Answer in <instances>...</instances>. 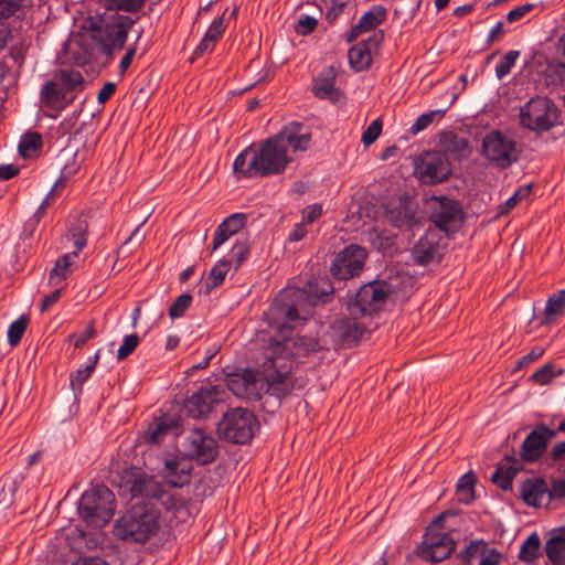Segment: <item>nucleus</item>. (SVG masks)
<instances>
[{"mask_svg":"<svg viewBox=\"0 0 565 565\" xmlns=\"http://www.w3.org/2000/svg\"><path fill=\"white\" fill-rule=\"evenodd\" d=\"M337 287L326 278L309 280L305 288H287L274 299L267 312L268 324L277 330L278 340H275L265 350L264 358L267 366L280 369L286 363L291 370L289 356H300L317 352L324 345L310 337L291 335L289 330L300 326L309 313L307 306L327 302L335 292ZM289 385L291 376L289 375Z\"/></svg>","mask_w":565,"mask_h":565,"instance_id":"1","label":"nucleus"},{"mask_svg":"<svg viewBox=\"0 0 565 565\" xmlns=\"http://www.w3.org/2000/svg\"><path fill=\"white\" fill-rule=\"evenodd\" d=\"M121 497L130 495L137 501L121 515L115 525L116 536L132 543H145L154 536L161 526V510L177 508L174 493L153 477L137 469L125 470L118 483Z\"/></svg>","mask_w":565,"mask_h":565,"instance_id":"2","label":"nucleus"},{"mask_svg":"<svg viewBox=\"0 0 565 565\" xmlns=\"http://www.w3.org/2000/svg\"><path fill=\"white\" fill-rule=\"evenodd\" d=\"M147 0H99L105 9L100 24L92 23L90 28L81 35L73 36L65 49L73 53L78 63H86L100 51L110 55L115 50L124 47L128 30L135 20L118 11H139Z\"/></svg>","mask_w":565,"mask_h":565,"instance_id":"3","label":"nucleus"},{"mask_svg":"<svg viewBox=\"0 0 565 565\" xmlns=\"http://www.w3.org/2000/svg\"><path fill=\"white\" fill-rule=\"evenodd\" d=\"M262 372L250 369L236 370L225 376L227 388L237 397L247 401H259L263 393L275 391L286 395L292 390L289 385V366L286 363L280 369L267 366L266 359L262 363Z\"/></svg>","mask_w":565,"mask_h":565,"instance_id":"4","label":"nucleus"},{"mask_svg":"<svg viewBox=\"0 0 565 565\" xmlns=\"http://www.w3.org/2000/svg\"><path fill=\"white\" fill-rule=\"evenodd\" d=\"M291 161L288 151L275 136L267 139L260 148L249 146L233 163L234 172L239 177L254 178L281 173Z\"/></svg>","mask_w":565,"mask_h":565,"instance_id":"5","label":"nucleus"},{"mask_svg":"<svg viewBox=\"0 0 565 565\" xmlns=\"http://www.w3.org/2000/svg\"><path fill=\"white\" fill-rule=\"evenodd\" d=\"M393 286L386 280H374L361 286L355 292H348L343 302L352 318L371 317L381 310Z\"/></svg>","mask_w":565,"mask_h":565,"instance_id":"6","label":"nucleus"},{"mask_svg":"<svg viewBox=\"0 0 565 565\" xmlns=\"http://www.w3.org/2000/svg\"><path fill=\"white\" fill-rule=\"evenodd\" d=\"M115 511V495L106 486H94L81 497L78 514L89 526L106 525L114 516Z\"/></svg>","mask_w":565,"mask_h":565,"instance_id":"7","label":"nucleus"},{"mask_svg":"<svg viewBox=\"0 0 565 565\" xmlns=\"http://www.w3.org/2000/svg\"><path fill=\"white\" fill-rule=\"evenodd\" d=\"M84 77L78 71H61L53 81L46 82L41 88V100L51 108L58 109L70 105L81 89Z\"/></svg>","mask_w":565,"mask_h":565,"instance_id":"8","label":"nucleus"},{"mask_svg":"<svg viewBox=\"0 0 565 565\" xmlns=\"http://www.w3.org/2000/svg\"><path fill=\"white\" fill-rule=\"evenodd\" d=\"M258 422L248 409L236 407L226 412L218 424L220 437L233 444H247L254 436Z\"/></svg>","mask_w":565,"mask_h":565,"instance_id":"9","label":"nucleus"},{"mask_svg":"<svg viewBox=\"0 0 565 565\" xmlns=\"http://www.w3.org/2000/svg\"><path fill=\"white\" fill-rule=\"evenodd\" d=\"M558 110L546 97L531 98L520 110V124L533 131H546L557 121Z\"/></svg>","mask_w":565,"mask_h":565,"instance_id":"10","label":"nucleus"},{"mask_svg":"<svg viewBox=\"0 0 565 565\" xmlns=\"http://www.w3.org/2000/svg\"><path fill=\"white\" fill-rule=\"evenodd\" d=\"M482 154L501 169H507L519 160L516 141L499 130L488 132L482 140Z\"/></svg>","mask_w":565,"mask_h":565,"instance_id":"11","label":"nucleus"},{"mask_svg":"<svg viewBox=\"0 0 565 565\" xmlns=\"http://www.w3.org/2000/svg\"><path fill=\"white\" fill-rule=\"evenodd\" d=\"M429 214V221L443 232L456 231L463 218V212L460 204L445 195L430 198L426 196V213Z\"/></svg>","mask_w":565,"mask_h":565,"instance_id":"12","label":"nucleus"},{"mask_svg":"<svg viewBox=\"0 0 565 565\" xmlns=\"http://www.w3.org/2000/svg\"><path fill=\"white\" fill-rule=\"evenodd\" d=\"M454 515L451 511H444L426 526V562H441L454 552L455 541L449 533H439L446 520Z\"/></svg>","mask_w":565,"mask_h":565,"instance_id":"13","label":"nucleus"},{"mask_svg":"<svg viewBox=\"0 0 565 565\" xmlns=\"http://www.w3.org/2000/svg\"><path fill=\"white\" fill-rule=\"evenodd\" d=\"M521 497L529 505H547L553 500L565 499V480L553 479L548 487L541 478L526 479L521 486Z\"/></svg>","mask_w":565,"mask_h":565,"instance_id":"14","label":"nucleus"},{"mask_svg":"<svg viewBox=\"0 0 565 565\" xmlns=\"http://www.w3.org/2000/svg\"><path fill=\"white\" fill-rule=\"evenodd\" d=\"M366 252L363 247L351 244L340 250L330 265V274L335 281L352 279L363 270Z\"/></svg>","mask_w":565,"mask_h":565,"instance_id":"15","label":"nucleus"},{"mask_svg":"<svg viewBox=\"0 0 565 565\" xmlns=\"http://www.w3.org/2000/svg\"><path fill=\"white\" fill-rule=\"evenodd\" d=\"M184 455L200 465L213 462L218 455L216 439L202 428L192 429L182 443Z\"/></svg>","mask_w":565,"mask_h":565,"instance_id":"16","label":"nucleus"},{"mask_svg":"<svg viewBox=\"0 0 565 565\" xmlns=\"http://www.w3.org/2000/svg\"><path fill=\"white\" fill-rule=\"evenodd\" d=\"M417 203L412 196H401L384 205V217L393 226L409 230L420 226V218L415 216Z\"/></svg>","mask_w":565,"mask_h":565,"instance_id":"17","label":"nucleus"},{"mask_svg":"<svg viewBox=\"0 0 565 565\" xmlns=\"http://www.w3.org/2000/svg\"><path fill=\"white\" fill-rule=\"evenodd\" d=\"M225 391L206 384L201 386L184 404L186 413L193 418L205 417L216 404L223 401Z\"/></svg>","mask_w":565,"mask_h":565,"instance_id":"18","label":"nucleus"},{"mask_svg":"<svg viewBox=\"0 0 565 565\" xmlns=\"http://www.w3.org/2000/svg\"><path fill=\"white\" fill-rule=\"evenodd\" d=\"M556 435L555 430L546 425H537L524 439L521 447V457L524 461H535L545 452L548 441Z\"/></svg>","mask_w":565,"mask_h":565,"instance_id":"19","label":"nucleus"},{"mask_svg":"<svg viewBox=\"0 0 565 565\" xmlns=\"http://www.w3.org/2000/svg\"><path fill=\"white\" fill-rule=\"evenodd\" d=\"M276 137L281 141L287 151L290 148L295 153L308 150L312 143V135L309 127L297 121L286 125Z\"/></svg>","mask_w":565,"mask_h":565,"instance_id":"20","label":"nucleus"},{"mask_svg":"<svg viewBox=\"0 0 565 565\" xmlns=\"http://www.w3.org/2000/svg\"><path fill=\"white\" fill-rule=\"evenodd\" d=\"M384 39L382 31H376L367 40L358 43L349 50V62L355 71L366 70L372 62V53L376 51Z\"/></svg>","mask_w":565,"mask_h":565,"instance_id":"21","label":"nucleus"},{"mask_svg":"<svg viewBox=\"0 0 565 565\" xmlns=\"http://www.w3.org/2000/svg\"><path fill=\"white\" fill-rule=\"evenodd\" d=\"M359 319L348 315V318H341L332 324V332L340 343L352 345L361 339L366 327Z\"/></svg>","mask_w":565,"mask_h":565,"instance_id":"22","label":"nucleus"},{"mask_svg":"<svg viewBox=\"0 0 565 565\" xmlns=\"http://www.w3.org/2000/svg\"><path fill=\"white\" fill-rule=\"evenodd\" d=\"M337 70L333 66L323 68L315 78L312 93L320 99L338 102L340 90L335 87Z\"/></svg>","mask_w":565,"mask_h":565,"instance_id":"23","label":"nucleus"},{"mask_svg":"<svg viewBox=\"0 0 565 565\" xmlns=\"http://www.w3.org/2000/svg\"><path fill=\"white\" fill-rule=\"evenodd\" d=\"M180 420V417L173 414L162 415L149 425L146 439L152 444H160L163 441L167 434L172 433L178 435Z\"/></svg>","mask_w":565,"mask_h":565,"instance_id":"24","label":"nucleus"},{"mask_svg":"<svg viewBox=\"0 0 565 565\" xmlns=\"http://www.w3.org/2000/svg\"><path fill=\"white\" fill-rule=\"evenodd\" d=\"M451 174L448 159L439 153L426 151V184L440 183Z\"/></svg>","mask_w":565,"mask_h":565,"instance_id":"25","label":"nucleus"},{"mask_svg":"<svg viewBox=\"0 0 565 565\" xmlns=\"http://www.w3.org/2000/svg\"><path fill=\"white\" fill-rule=\"evenodd\" d=\"M522 460L515 457H507L504 463L500 465L491 476V481L501 490L509 491L512 488V480L522 470Z\"/></svg>","mask_w":565,"mask_h":565,"instance_id":"26","label":"nucleus"},{"mask_svg":"<svg viewBox=\"0 0 565 565\" xmlns=\"http://www.w3.org/2000/svg\"><path fill=\"white\" fill-rule=\"evenodd\" d=\"M191 466L184 460H167L164 478L172 488H181L190 481Z\"/></svg>","mask_w":565,"mask_h":565,"instance_id":"27","label":"nucleus"},{"mask_svg":"<svg viewBox=\"0 0 565 565\" xmlns=\"http://www.w3.org/2000/svg\"><path fill=\"white\" fill-rule=\"evenodd\" d=\"M98 360L99 350L95 353L94 356L87 359L85 365L78 367L76 371L70 374V386L75 399L79 398L83 392V385L90 379Z\"/></svg>","mask_w":565,"mask_h":565,"instance_id":"28","label":"nucleus"},{"mask_svg":"<svg viewBox=\"0 0 565 565\" xmlns=\"http://www.w3.org/2000/svg\"><path fill=\"white\" fill-rule=\"evenodd\" d=\"M548 559L555 565L565 564V529H553L544 546Z\"/></svg>","mask_w":565,"mask_h":565,"instance_id":"29","label":"nucleus"},{"mask_svg":"<svg viewBox=\"0 0 565 565\" xmlns=\"http://www.w3.org/2000/svg\"><path fill=\"white\" fill-rule=\"evenodd\" d=\"M468 558L480 557L479 565H498L501 554L497 548L489 547L483 541H472L466 548Z\"/></svg>","mask_w":565,"mask_h":565,"instance_id":"30","label":"nucleus"},{"mask_svg":"<svg viewBox=\"0 0 565 565\" xmlns=\"http://www.w3.org/2000/svg\"><path fill=\"white\" fill-rule=\"evenodd\" d=\"M231 259H220L210 270L207 278L201 286L200 291L209 294L213 288L220 286L230 270Z\"/></svg>","mask_w":565,"mask_h":565,"instance_id":"31","label":"nucleus"},{"mask_svg":"<svg viewBox=\"0 0 565 565\" xmlns=\"http://www.w3.org/2000/svg\"><path fill=\"white\" fill-rule=\"evenodd\" d=\"M565 310V289L551 295L543 313V323H552Z\"/></svg>","mask_w":565,"mask_h":565,"instance_id":"32","label":"nucleus"},{"mask_svg":"<svg viewBox=\"0 0 565 565\" xmlns=\"http://www.w3.org/2000/svg\"><path fill=\"white\" fill-rule=\"evenodd\" d=\"M386 18V10L382 6H373L367 12H365L359 20L360 28L364 32L373 30L375 26L381 24Z\"/></svg>","mask_w":565,"mask_h":565,"instance_id":"33","label":"nucleus"},{"mask_svg":"<svg viewBox=\"0 0 565 565\" xmlns=\"http://www.w3.org/2000/svg\"><path fill=\"white\" fill-rule=\"evenodd\" d=\"M77 257V250L65 254L61 258L57 259L55 266L51 270L50 275V281L52 284H58L60 280H63L66 278V275L68 273V268L72 264V259Z\"/></svg>","mask_w":565,"mask_h":565,"instance_id":"34","label":"nucleus"},{"mask_svg":"<svg viewBox=\"0 0 565 565\" xmlns=\"http://www.w3.org/2000/svg\"><path fill=\"white\" fill-rule=\"evenodd\" d=\"M405 158L411 160L414 175L419 182L424 180V149L418 145L411 147L405 152Z\"/></svg>","mask_w":565,"mask_h":565,"instance_id":"35","label":"nucleus"},{"mask_svg":"<svg viewBox=\"0 0 565 565\" xmlns=\"http://www.w3.org/2000/svg\"><path fill=\"white\" fill-rule=\"evenodd\" d=\"M541 546L540 537L536 533H532L527 536V539L523 542L520 552L519 558L523 562H532L535 559L539 548Z\"/></svg>","mask_w":565,"mask_h":565,"instance_id":"36","label":"nucleus"},{"mask_svg":"<svg viewBox=\"0 0 565 565\" xmlns=\"http://www.w3.org/2000/svg\"><path fill=\"white\" fill-rule=\"evenodd\" d=\"M455 98L456 96L454 94L445 93L440 97L441 103H435L436 108L426 113V126L439 120L445 115L447 109L452 105Z\"/></svg>","mask_w":565,"mask_h":565,"instance_id":"37","label":"nucleus"},{"mask_svg":"<svg viewBox=\"0 0 565 565\" xmlns=\"http://www.w3.org/2000/svg\"><path fill=\"white\" fill-rule=\"evenodd\" d=\"M28 322H29V318L23 315L9 326L7 335H8V342L11 348H14L20 343V341L25 332Z\"/></svg>","mask_w":565,"mask_h":565,"instance_id":"38","label":"nucleus"},{"mask_svg":"<svg viewBox=\"0 0 565 565\" xmlns=\"http://www.w3.org/2000/svg\"><path fill=\"white\" fill-rule=\"evenodd\" d=\"M42 145V138L38 132H26L22 136L19 142V153L22 157L30 156L33 151L38 150Z\"/></svg>","mask_w":565,"mask_h":565,"instance_id":"39","label":"nucleus"},{"mask_svg":"<svg viewBox=\"0 0 565 565\" xmlns=\"http://www.w3.org/2000/svg\"><path fill=\"white\" fill-rule=\"evenodd\" d=\"M87 223L85 220L75 221L70 227V237L73 239L76 250L86 246Z\"/></svg>","mask_w":565,"mask_h":565,"instance_id":"40","label":"nucleus"},{"mask_svg":"<svg viewBox=\"0 0 565 565\" xmlns=\"http://www.w3.org/2000/svg\"><path fill=\"white\" fill-rule=\"evenodd\" d=\"M520 56V51L512 50L507 52L500 61L497 63L495 66V75L499 79L504 78L514 66L516 60Z\"/></svg>","mask_w":565,"mask_h":565,"instance_id":"41","label":"nucleus"},{"mask_svg":"<svg viewBox=\"0 0 565 565\" xmlns=\"http://www.w3.org/2000/svg\"><path fill=\"white\" fill-rule=\"evenodd\" d=\"M249 255V245L246 238H236L235 244L231 249V260H235L236 268L247 259Z\"/></svg>","mask_w":565,"mask_h":565,"instance_id":"42","label":"nucleus"},{"mask_svg":"<svg viewBox=\"0 0 565 565\" xmlns=\"http://www.w3.org/2000/svg\"><path fill=\"white\" fill-rule=\"evenodd\" d=\"M545 78L551 84H557L565 82V65L557 61L555 57L554 62H550L545 70Z\"/></svg>","mask_w":565,"mask_h":565,"instance_id":"43","label":"nucleus"},{"mask_svg":"<svg viewBox=\"0 0 565 565\" xmlns=\"http://www.w3.org/2000/svg\"><path fill=\"white\" fill-rule=\"evenodd\" d=\"M192 303V296L190 294L180 295L169 309L171 319L181 318Z\"/></svg>","mask_w":565,"mask_h":565,"instance_id":"44","label":"nucleus"},{"mask_svg":"<svg viewBox=\"0 0 565 565\" xmlns=\"http://www.w3.org/2000/svg\"><path fill=\"white\" fill-rule=\"evenodd\" d=\"M247 221V215L244 213H234L226 217L220 226H222L227 232H232L234 235H237L239 231L245 226Z\"/></svg>","mask_w":565,"mask_h":565,"instance_id":"45","label":"nucleus"},{"mask_svg":"<svg viewBox=\"0 0 565 565\" xmlns=\"http://www.w3.org/2000/svg\"><path fill=\"white\" fill-rule=\"evenodd\" d=\"M139 343V337L136 333L128 334L124 338L121 345L117 351V359L119 361L125 360L130 355Z\"/></svg>","mask_w":565,"mask_h":565,"instance_id":"46","label":"nucleus"},{"mask_svg":"<svg viewBox=\"0 0 565 565\" xmlns=\"http://www.w3.org/2000/svg\"><path fill=\"white\" fill-rule=\"evenodd\" d=\"M476 484V477L472 471L461 476L456 484L457 492L463 493L467 498L471 499L473 495V488Z\"/></svg>","mask_w":565,"mask_h":565,"instance_id":"47","label":"nucleus"},{"mask_svg":"<svg viewBox=\"0 0 565 565\" xmlns=\"http://www.w3.org/2000/svg\"><path fill=\"white\" fill-rule=\"evenodd\" d=\"M75 172L74 169H68V167H65L62 171L61 178L55 182L51 191L46 194L44 200L42 201V204L45 206H50L56 196V191L58 188L63 186L65 184V180L70 178Z\"/></svg>","mask_w":565,"mask_h":565,"instance_id":"48","label":"nucleus"},{"mask_svg":"<svg viewBox=\"0 0 565 565\" xmlns=\"http://www.w3.org/2000/svg\"><path fill=\"white\" fill-rule=\"evenodd\" d=\"M23 0H0V20L15 15L23 7Z\"/></svg>","mask_w":565,"mask_h":565,"instance_id":"49","label":"nucleus"},{"mask_svg":"<svg viewBox=\"0 0 565 565\" xmlns=\"http://www.w3.org/2000/svg\"><path fill=\"white\" fill-rule=\"evenodd\" d=\"M382 120L380 118L373 120L370 126L364 130L362 135V142L364 146L372 145L381 135L382 131Z\"/></svg>","mask_w":565,"mask_h":565,"instance_id":"50","label":"nucleus"},{"mask_svg":"<svg viewBox=\"0 0 565 565\" xmlns=\"http://www.w3.org/2000/svg\"><path fill=\"white\" fill-rule=\"evenodd\" d=\"M318 24V19L308 14H300L296 32L301 35L311 33Z\"/></svg>","mask_w":565,"mask_h":565,"instance_id":"51","label":"nucleus"},{"mask_svg":"<svg viewBox=\"0 0 565 565\" xmlns=\"http://www.w3.org/2000/svg\"><path fill=\"white\" fill-rule=\"evenodd\" d=\"M531 192L530 186L520 188L516 190L513 195H511L503 204L501 213H508L510 210L516 206V204L523 200L524 198L529 196Z\"/></svg>","mask_w":565,"mask_h":565,"instance_id":"52","label":"nucleus"},{"mask_svg":"<svg viewBox=\"0 0 565 565\" xmlns=\"http://www.w3.org/2000/svg\"><path fill=\"white\" fill-rule=\"evenodd\" d=\"M224 32V18H216L207 29L204 36L210 40L213 44L221 38Z\"/></svg>","mask_w":565,"mask_h":565,"instance_id":"53","label":"nucleus"},{"mask_svg":"<svg viewBox=\"0 0 565 565\" xmlns=\"http://www.w3.org/2000/svg\"><path fill=\"white\" fill-rule=\"evenodd\" d=\"M96 335V331L93 327V324H89L86 330L83 332L76 334L72 333L68 337V341H74L75 348H81L84 345L88 340L93 339Z\"/></svg>","mask_w":565,"mask_h":565,"instance_id":"54","label":"nucleus"},{"mask_svg":"<svg viewBox=\"0 0 565 565\" xmlns=\"http://www.w3.org/2000/svg\"><path fill=\"white\" fill-rule=\"evenodd\" d=\"M534 7L535 6L533 3H524L522 6L515 7L505 15V19L510 23L520 21L527 13H530Z\"/></svg>","mask_w":565,"mask_h":565,"instance_id":"55","label":"nucleus"},{"mask_svg":"<svg viewBox=\"0 0 565 565\" xmlns=\"http://www.w3.org/2000/svg\"><path fill=\"white\" fill-rule=\"evenodd\" d=\"M322 215V206L321 204L315 203L308 205L302 211V222L305 224H312Z\"/></svg>","mask_w":565,"mask_h":565,"instance_id":"56","label":"nucleus"},{"mask_svg":"<svg viewBox=\"0 0 565 565\" xmlns=\"http://www.w3.org/2000/svg\"><path fill=\"white\" fill-rule=\"evenodd\" d=\"M347 2L344 0H332L327 8L326 19L329 23H333L343 12Z\"/></svg>","mask_w":565,"mask_h":565,"instance_id":"57","label":"nucleus"},{"mask_svg":"<svg viewBox=\"0 0 565 565\" xmlns=\"http://www.w3.org/2000/svg\"><path fill=\"white\" fill-rule=\"evenodd\" d=\"M235 236L232 232H227L222 226H217L213 239H212V252L217 250L222 245H224L231 237Z\"/></svg>","mask_w":565,"mask_h":565,"instance_id":"58","label":"nucleus"},{"mask_svg":"<svg viewBox=\"0 0 565 565\" xmlns=\"http://www.w3.org/2000/svg\"><path fill=\"white\" fill-rule=\"evenodd\" d=\"M553 369L552 364H545L532 375V379L540 384H546L555 375Z\"/></svg>","mask_w":565,"mask_h":565,"instance_id":"59","label":"nucleus"},{"mask_svg":"<svg viewBox=\"0 0 565 565\" xmlns=\"http://www.w3.org/2000/svg\"><path fill=\"white\" fill-rule=\"evenodd\" d=\"M116 92V84L113 82H107L97 93V102L99 104H105L107 100L111 98V96Z\"/></svg>","mask_w":565,"mask_h":565,"instance_id":"60","label":"nucleus"},{"mask_svg":"<svg viewBox=\"0 0 565 565\" xmlns=\"http://www.w3.org/2000/svg\"><path fill=\"white\" fill-rule=\"evenodd\" d=\"M508 30L504 26L502 21L497 22V24L490 30L487 39L488 44H492L501 39L503 34H505Z\"/></svg>","mask_w":565,"mask_h":565,"instance_id":"61","label":"nucleus"},{"mask_svg":"<svg viewBox=\"0 0 565 565\" xmlns=\"http://www.w3.org/2000/svg\"><path fill=\"white\" fill-rule=\"evenodd\" d=\"M544 353V349L542 347H534L530 353H527L526 355L522 356L520 360H519V366L522 367L524 365H527L534 361H536L537 359H540Z\"/></svg>","mask_w":565,"mask_h":565,"instance_id":"62","label":"nucleus"},{"mask_svg":"<svg viewBox=\"0 0 565 565\" xmlns=\"http://www.w3.org/2000/svg\"><path fill=\"white\" fill-rule=\"evenodd\" d=\"M306 225L302 221L300 223H296L292 227V230L289 233V241L290 242H299L301 241L305 235L307 234Z\"/></svg>","mask_w":565,"mask_h":565,"instance_id":"63","label":"nucleus"},{"mask_svg":"<svg viewBox=\"0 0 565 565\" xmlns=\"http://www.w3.org/2000/svg\"><path fill=\"white\" fill-rule=\"evenodd\" d=\"M72 565H109L99 557H79Z\"/></svg>","mask_w":565,"mask_h":565,"instance_id":"64","label":"nucleus"}]
</instances>
